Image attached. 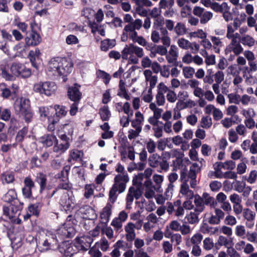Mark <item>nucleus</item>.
<instances>
[{
  "label": "nucleus",
  "mask_w": 257,
  "mask_h": 257,
  "mask_svg": "<svg viewBox=\"0 0 257 257\" xmlns=\"http://www.w3.org/2000/svg\"><path fill=\"white\" fill-rule=\"evenodd\" d=\"M115 171L118 174L114 178V184L109 191V196L112 202H115L117 195L123 192L126 188V184L129 181V177L125 170L124 167L120 164H117L115 167Z\"/></svg>",
  "instance_id": "nucleus-1"
},
{
  "label": "nucleus",
  "mask_w": 257,
  "mask_h": 257,
  "mask_svg": "<svg viewBox=\"0 0 257 257\" xmlns=\"http://www.w3.org/2000/svg\"><path fill=\"white\" fill-rule=\"evenodd\" d=\"M73 64L69 60L64 58H54L52 59L47 65V71L56 76H67L72 70Z\"/></svg>",
  "instance_id": "nucleus-2"
},
{
  "label": "nucleus",
  "mask_w": 257,
  "mask_h": 257,
  "mask_svg": "<svg viewBox=\"0 0 257 257\" xmlns=\"http://www.w3.org/2000/svg\"><path fill=\"white\" fill-rule=\"evenodd\" d=\"M31 73V70L24 64L14 62L11 65L9 70L2 68L1 75L6 80L13 81L15 80L17 77H29Z\"/></svg>",
  "instance_id": "nucleus-3"
},
{
  "label": "nucleus",
  "mask_w": 257,
  "mask_h": 257,
  "mask_svg": "<svg viewBox=\"0 0 257 257\" xmlns=\"http://www.w3.org/2000/svg\"><path fill=\"white\" fill-rule=\"evenodd\" d=\"M144 55V50L133 43L125 45L121 51V58L131 64H138L139 58H142Z\"/></svg>",
  "instance_id": "nucleus-4"
},
{
  "label": "nucleus",
  "mask_w": 257,
  "mask_h": 257,
  "mask_svg": "<svg viewBox=\"0 0 257 257\" xmlns=\"http://www.w3.org/2000/svg\"><path fill=\"white\" fill-rule=\"evenodd\" d=\"M14 107L16 113L25 119L26 122L28 123L32 120L33 114L29 99L21 97L17 99L14 103Z\"/></svg>",
  "instance_id": "nucleus-5"
},
{
  "label": "nucleus",
  "mask_w": 257,
  "mask_h": 257,
  "mask_svg": "<svg viewBox=\"0 0 257 257\" xmlns=\"http://www.w3.org/2000/svg\"><path fill=\"white\" fill-rule=\"evenodd\" d=\"M142 21L140 19H136L134 22L124 26V31L128 34L129 38L134 43H137L141 46H145L147 41L141 36H138L136 30H139L142 27Z\"/></svg>",
  "instance_id": "nucleus-6"
},
{
  "label": "nucleus",
  "mask_w": 257,
  "mask_h": 257,
  "mask_svg": "<svg viewBox=\"0 0 257 257\" xmlns=\"http://www.w3.org/2000/svg\"><path fill=\"white\" fill-rule=\"evenodd\" d=\"M57 89L56 84L51 81L39 82L34 85L33 90L41 95L50 96L54 94Z\"/></svg>",
  "instance_id": "nucleus-7"
},
{
  "label": "nucleus",
  "mask_w": 257,
  "mask_h": 257,
  "mask_svg": "<svg viewBox=\"0 0 257 257\" xmlns=\"http://www.w3.org/2000/svg\"><path fill=\"white\" fill-rule=\"evenodd\" d=\"M53 108L51 106H40L39 108V112L41 119L43 120L48 119L49 125L48 129L49 131L54 130V125L58 121V119L52 117Z\"/></svg>",
  "instance_id": "nucleus-8"
},
{
  "label": "nucleus",
  "mask_w": 257,
  "mask_h": 257,
  "mask_svg": "<svg viewBox=\"0 0 257 257\" xmlns=\"http://www.w3.org/2000/svg\"><path fill=\"white\" fill-rule=\"evenodd\" d=\"M180 180L182 181L179 191L180 197H183L185 199H193L195 195L194 192L189 188V185L187 183L189 179H188V178H187V173L186 172H181Z\"/></svg>",
  "instance_id": "nucleus-9"
},
{
  "label": "nucleus",
  "mask_w": 257,
  "mask_h": 257,
  "mask_svg": "<svg viewBox=\"0 0 257 257\" xmlns=\"http://www.w3.org/2000/svg\"><path fill=\"white\" fill-rule=\"evenodd\" d=\"M57 243V239L55 235L48 233L39 242L40 250L42 252L46 251Z\"/></svg>",
  "instance_id": "nucleus-10"
},
{
  "label": "nucleus",
  "mask_w": 257,
  "mask_h": 257,
  "mask_svg": "<svg viewBox=\"0 0 257 257\" xmlns=\"http://www.w3.org/2000/svg\"><path fill=\"white\" fill-rule=\"evenodd\" d=\"M167 205V211L169 215H171L174 213L175 216L177 217H180L184 216L185 210L180 200H177L173 203L168 202Z\"/></svg>",
  "instance_id": "nucleus-11"
},
{
  "label": "nucleus",
  "mask_w": 257,
  "mask_h": 257,
  "mask_svg": "<svg viewBox=\"0 0 257 257\" xmlns=\"http://www.w3.org/2000/svg\"><path fill=\"white\" fill-rule=\"evenodd\" d=\"M230 43L226 46L224 52L227 55L232 52L235 55H238L243 52V49L240 44V37L230 39Z\"/></svg>",
  "instance_id": "nucleus-12"
},
{
  "label": "nucleus",
  "mask_w": 257,
  "mask_h": 257,
  "mask_svg": "<svg viewBox=\"0 0 257 257\" xmlns=\"http://www.w3.org/2000/svg\"><path fill=\"white\" fill-rule=\"evenodd\" d=\"M114 202H112L109 196L108 202L105 206L102 209L99 213V217L101 223L107 225V223L109 222L112 214L113 204Z\"/></svg>",
  "instance_id": "nucleus-13"
},
{
  "label": "nucleus",
  "mask_w": 257,
  "mask_h": 257,
  "mask_svg": "<svg viewBox=\"0 0 257 257\" xmlns=\"http://www.w3.org/2000/svg\"><path fill=\"white\" fill-rule=\"evenodd\" d=\"M193 14L200 18V22L202 24L207 23L213 17V13L210 11H205L203 8L195 6L193 10Z\"/></svg>",
  "instance_id": "nucleus-14"
},
{
  "label": "nucleus",
  "mask_w": 257,
  "mask_h": 257,
  "mask_svg": "<svg viewBox=\"0 0 257 257\" xmlns=\"http://www.w3.org/2000/svg\"><path fill=\"white\" fill-rule=\"evenodd\" d=\"M60 203L66 210L73 209L75 204V199L72 191H67L64 193L60 199Z\"/></svg>",
  "instance_id": "nucleus-15"
},
{
  "label": "nucleus",
  "mask_w": 257,
  "mask_h": 257,
  "mask_svg": "<svg viewBox=\"0 0 257 257\" xmlns=\"http://www.w3.org/2000/svg\"><path fill=\"white\" fill-rule=\"evenodd\" d=\"M80 86L75 84L70 86L67 89V95L69 98L72 101L79 102L82 97V93L79 88Z\"/></svg>",
  "instance_id": "nucleus-16"
},
{
  "label": "nucleus",
  "mask_w": 257,
  "mask_h": 257,
  "mask_svg": "<svg viewBox=\"0 0 257 257\" xmlns=\"http://www.w3.org/2000/svg\"><path fill=\"white\" fill-rule=\"evenodd\" d=\"M242 216L245 220V226L249 229H251L254 225L256 214L251 209L245 208L243 209Z\"/></svg>",
  "instance_id": "nucleus-17"
},
{
  "label": "nucleus",
  "mask_w": 257,
  "mask_h": 257,
  "mask_svg": "<svg viewBox=\"0 0 257 257\" xmlns=\"http://www.w3.org/2000/svg\"><path fill=\"white\" fill-rule=\"evenodd\" d=\"M157 189L150 180L145 181L143 187L144 195L147 199L150 200L154 198L155 191Z\"/></svg>",
  "instance_id": "nucleus-18"
},
{
  "label": "nucleus",
  "mask_w": 257,
  "mask_h": 257,
  "mask_svg": "<svg viewBox=\"0 0 257 257\" xmlns=\"http://www.w3.org/2000/svg\"><path fill=\"white\" fill-rule=\"evenodd\" d=\"M75 233V230L70 221H67L58 229V234L62 237H71Z\"/></svg>",
  "instance_id": "nucleus-19"
},
{
  "label": "nucleus",
  "mask_w": 257,
  "mask_h": 257,
  "mask_svg": "<svg viewBox=\"0 0 257 257\" xmlns=\"http://www.w3.org/2000/svg\"><path fill=\"white\" fill-rule=\"evenodd\" d=\"M200 170V167L197 163H193L190 167L187 178L190 179V184L192 188H195L197 186L196 174Z\"/></svg>",
  "instance_id": "nucleus-20"
},
{
  "label": "nucleus",
  "mask_w": 257,
  "mask_h": 257,
  "mask_svg": "<svg viewBox=\"0 0 257 257\" xmlns=\"http://www.w3.org/2000/svg\"><path fill=\"white\" fill-rule=\"evenodd\" d=\"M41 40V37L39 34L34 31L27 36L25 38V43L27 46H36L38 45Z\"/></svg>",
  "instance_id": "nucleus-21"
},
{
  "label": "nucleus",
  "mask_w": 257,
  "mask_h": 257,
  "mask_svg": "<svg viewBox=\"0 0 257 257\" xmlns=\"http://www.w3.org/2000/svg\"><path fill=\"white\" fill-rule=\"evenodd\" d=\"M178 49L174 45L170 46L169 52L165 55L167 62L170 64L176 63L178 57Z\"/></svg>",
  "instance_id": "nucleus-22"
},
{
  "label": "nucleus",
  "mask_w": 257,
  "mask_h": 257,
  "mask_svg": "<svg viewBox=\"0 0 257 257\" xmlns=\"http://www.w3.org/2000/svg\"><path fill=\"white\" fill-rule=\"evenodd\" d=\"M200 213L193 210L186 213L184 219L186 220L185 223L190 224H196L199 222V214Z\"/></svg>",
  "instance_id": "nucleus-23"
},
{
  "label": "nucleus",
  "mask_w": 257,
  "mask_h": 257,
  "mask_svg": "<svg viewBox=\"0 0 257 257\" xmlns=\"http://www.w3.org/2000/svg\"><path fill=\"white\" fill-rule=\"evenodd\" d=\"M90 239L86 236L77 237L75 239V246L81 250H86L90 245Z\"/></svg>",
  "instance_id": "nucleus-24"
},
{
  "label": "nucleus",
  "mask_w": 257,
  "mask_h": 257,
  "mask_svg": "<svg viewBox=\"0 0 257 257\" xmlns=\"http://www.w3.org/2000/svg\"><path fill=\"white\" fill-rule=\"evenodd\" d=\"M41 55L40 50L37 48L35 50L30 51L28 55L32 66L37 69L38 67V62L40 61Z\"/></svg>",
  "instance_id": "nucleus-25"
},
{
  "label": "nucleus",
  "mask_w": 257,
  "mask_h": 257,
  "mask_svg": "<svg viewBox=\"0 0 257 257\" xmlns=\"http://www.w3.org/2000/svg\"><path fill=\"white\" fill-rule=\"evenodd\" d=\"M145 81L149 83L150 87L154 88L158 81V77L153 75V72L150 69H146L143 72Z\"/></svg>",
  "instance_id": "nucleus-26"
},
{
  "label": "nucleus",
  "mask_w": 257,
  "mask_h": 257,
  "mask_svg": "<svg viewBox=\"0 0 257 257\" xmlns=\"http://www.w3.org/2000/svg\"><path fill=\"white\" fill-rule=\"evenodd\" d=\"M124 230L126 233L125 237L127 241H132L136 237V233L135 230V224L132 222H128L124 226Z\"/></svg>",
  "instance_id": "nucleus-27"
},
{
  "label": "nucleus",
  "mask_w": 257,
  "mask_h": 257,
  "mask_svg": "<svg viewBox=\"0 0 257 257\" xmlns=\"http://www.w3.org/2000/svg\"><path fill=\"white\" fill-rule=\"evenodd\" d=\"M215 215H212L209 218L208 222L212 224H218L220 220L224 217L225 214L224 212L219 208H215Z\"/></svg>",
  "instance_id": "nucleus-28"
},
{
  "label": "nucleus",
  "mask_w": 257,
  "mask_h": 257,
  "mask_svg": "<svg viewBox=\"0 0 257 257\" xmlns=\"http://www.w3.org/2000/svg\"><path fill=\"white\" fill-rule=\"evenodd\" d=\"M167 52V48L162 45H157L151 48L150 56L151 58H154L157 54L163 56L165 55Z\"/></svg>",
  "instance_id": "nucleus-29"
},
{
  "label": "nucleus",
  "mask_w": 257,
  "mask_h": 257,
  "mask_svg": "<svg viewBox=\"0 0 257 257\" xmlns=\"http://www.w3.org/2000/svg\"><path fill=\"white\" fill-rule=\"evenodd\" d=\"M40 142L44 146L49 147L55 144L57 138L55 135H46L40 138Z\"/></svg>",
  "instance_id": "nucleus-30"
},
{
  "label": "nucleus",
  "mask_w": 257,
  "mask_h": 257,
  "mask_svg": "<svg viewBox=\"0 0 257 257\" xmlns=\"http://www.w3.org/2000/svg\"><path fill=\"white\" fill-rule=\"evenodd\" d=\"M210 41L212 42V49L216 53H219L221 48L223 46V42L221 39L216 36H211L209 37Z\"/></svg>",
  "instance_id": "nucleus-31"
},
{
  "label": "nucleus",
  "mask_w": 257,
  "mask_h": 257,
  "mask_svg": "<svg viewBox=\"0 0 257 257\" xmlns=\"http://www.w3.org/2000/svg\"><path fill=\"white\" fill-rule=\"evenodd\" d=\"M194 198V203L195 205L194 210L201 213L205 209L204 199L199 195H195Z\"/></svg>",
  "instance_id": "nucleus-32"
},
{
  "label": "nucleus",
  "mask_w": 257,
  "mask_h": 257,
  "mask_svg": "<svg viewBox=\"0 0 257 257\" xmlns=\"http://www.w3.org/2000/svg\"><path fill=\"white\" fill-rule=\"evenodd\" d=\"M245 226L242 224L237 225L234 228V233L236 236L241 239L247 237V233Z\"/></svg>",
  "instance_id": "nucleus-33"
},
{
  "label": "nucleus",
  "mask_w": 257,
  "mask_h": 257,
  "mask_svg": "<svg viewBox=\"0 0 257 257\" xmlns=\"http://www.w3.org/2000/svg\"><path fill=\"white\" fill-rule=\"evenodd\" d=\"M69 146L68 142H66L59 143L57 141L53 148V151L56 153L62 154L65 152L69 148Z\"/></svg>",
  "instance_id": "nucleus-34"
},
{
  "label": "nucleus",
  "mask_w": 257,
  "mask_h": 257,
  "mask_svg": "<svg viewBox=\"0 0 257 257\" xmlns=\"http://www.w3.org/2000/svg\"><path fill=\"white\" fill-rule=\"evenodd\" d=\"M54 109L55 110V116L54 118H57L58 120L60 118L64 117L67 113L65 106L60 105H55Z\"/></svg>",
  "instance_id": "nucleus-35"
},
{
  "label": "nucleus",
  "mask_w": 257,
  "mask_h": 257,
  "mask_svg": "<svg viewBox=\"0 0 257 257\" xmlns=\"http://www.w3.org/2000/svg\"><path fill=\"white\" fill-rule=\"evenodd\" d=\"M161 40L163 46L166 48L169 47L170 45L171 39L168 36V32L166 29H161Z\"/></svg>",
  "instance_id": "nucleus-36"
},
{
  "label": "nucleus",
  "mask_w": 257,
  "mask_h": 257,
  "mask_svg": "<svg viewBox=\"0 0 257 257\" xmlns=\"http://www.w3.org/2000/svg\"><path fill=\"white\" fill-rule=\"evenodd\" d=\"M217 243L220 246H224L228 249L231 247L232 244V240L231 239H228L224 236L220 235L218 237Z\"/></svg>",
  "instance_id": "nucleus-37"
},
{
  "label": "nucleus",
  "mask_w": 257,
  "mask_h": 257,
  "mask_svg": "<svg viewBox=\"0 0 257 257\" xmlns=\"http://www.w3.org/2000/svg\"><path fill=\"white\" fill-rule=\"evenodd\" d=\"M202 198L204 199L205 205H208L213 208H215L217 205V202L215 199L213 197L209 195L207 193H203Z\"/></svg>",
  "instance_id": "nucleus-38"
},
{
  "label": "nucleus",
  "mask_w": 257,
  "mask_h": 257,
  "mask_svg": "<svg viewBox=\"0 0 257 257\" xmlns=\"http://www.w3.org/2000/svg\"><path fill=\"white\" fill-rule=\"evenodd\" d=\"M227 4L225 2L219 4L216 2L212 3L210 8L215 12L221 13L223 10H225L227 8Z\"/></svg>",
  "instance_id": "nucleus-39"
},
{
  "label": "nucleus",
  "mask_w": 257,
  "mask_h": 257,
  "mask_svg": "<svg viewBox=\"0 0 257 257\" xmlns=\"http://www.w3.org/2000/svg\"><path fill=\"white\" fill-rule=\"evenodd\" d=\"M115 45V41L114 40H104L101 43L100 49L102 51H106L113 47Z\"/></svg>",
  "instance_id": "nucleus-40"
},
{
  "label": "nucleus",
  "mask_w": 257,
  "mask_h": 257,
  "mask_svg": "<svg viewBox=\"0 0 257 257\" xmlns=\"http://www.w3.org/2000/svg\"><path fill=\"white\" fill-rule=\"evenodd\" d=\"M2 181L3 183H12L15 180L14 173L11 172H6L2 175Z\"/></svg>",
  "instance_id": "nucleus-41"
},
{
  "label": "nucleus",
  "mask_w": 257,
  "mask_h": 257,
  "mask_svg": "<svg viewBox=\"0 0 257 257\" xmlns=\"http://www.w3.org/2000/svg\"><path fill=\"white\" fill-rule=\"evenodd\" d=\"M122 246V241L119 240L114 245V248L110 253L111 257H120V252L119 248Z\"/></svg>",
  "instance_id": "nucleus-42"
},
{
  "label": "nucleus",
  "mask_w": 257,
  "mask_h": 257,
  "mask_svg": "<svg viewBox=\"0 0 257 257\" xmlns=\"http://www.w3.org/2000/svg\"><path fill=\"white\" fill-rule=\"evenodd\" d=\"M149 108L153 112V115L156 118H160L162 116L163 109L159 108L154 102H151L149 104Z\"/></svg>",
  "instance_id": "nucleus-43"
},
{
  "label": "nucleus",
  "mask_w": 257,
  "mask_h": 257,
  "mask_svg": "<svg viewBox=\"0 0 257 257\" xmlns=\"http://www.w3.org/2000/svg\"><path fill=\"white\" fill-rule=\"evenodd\" d=\"M88 254L90 257H101L102 252L98 247V243H95L94 245L91 247L88 250Z\"/></svg>",
  "instance_id": "nucleus-44"
},
{
  "label": "nucleus",
  "mask_w": 257,
  "mask_h": 257,
  "mask_svg": "<svg viewBox=\"0 0 257 257\" xmlns=\"http://www.w3.org/2000/svg\"><path fill=\"white\" fill-rule=\"evenodd\" d=\"M200 123L201 127L209 129L212 124V120L209 116H203L200 120Z\"/></svg>",
  "instance_id": "nucleus-45"
},
{
  "label": "nucleus",
  "mask_w": 257,
  "mask_h": 257,
  "mask_svg": "<svg viewBox=\"0 0 257 257\" xmlns=\"http://www.w3.org/2000/svg\"><path fill=\"white\" fill-rule=\"evenodd\" d=\"M99 113L101 119L103 121L108 120L111 116L110 112L107 106H104L101 108L99 110Z\"/></svg>",
  "instance_id": "nucleus-46"
},
{
  "label": "nucleus",
  "mask_w": 257,
  "mask_h": 257,
  "mask_svg": "<svg viewBox=\"0 0 257 257\" xmlns=\"http://www.w3.org/2000/svg\"><path fill=\"white\" fill-rule=\"evenodd\" d=\"M245 162H247V160L244 158L237 165L236 172L237 174L242 175L246 172L247 166Z\"/></svg>",
  "instance_id": "nucleus-47"
},
{
  "label": "nucleus",
  "mask_w": 257,
  "mask_h": 257,
  "mask_svg": "<svg viewBox=\"0 0 257 257\" xmlns=\"http://www.w3.org/2000/svg\"><path fill=\"white\" fill-rule=\"evenodd\" d=\"M256 101L254 97L247 94H243L240 97V102L243 105H248L249 104H254Z\"/></svg>",
  "instance_id": "nucleus-48"
},
{
  "label": "nucleus",
  "mask_w": 257,
  "mask_h": 257,
  "mask_svg": "<svg viewBox=\"0 0 257 257\" xmlns=\"http://www.w3.org/2000/svg\"><path fill=\"white\" fill-rule=\"evenodd\" d=\"M17 193L14 189L9 190L3 196V200L7 202H11L17 198Z\"/></svg>",
  "instance_id": "nucleus-49"
},
{
  "label": "nucleus",
  "mask_w": 257,
  "mask_h": 257,
  "mask_svg": "<svg viewBox=\"0 0 257 257\" xmlns=\"http://www.w3.org/2000/svg\"><path fill=\"white\" fill-rule=\"evenodd\" d=\"M175 3L174 0H160L159 7L160 9H171Z\"/></svg>",
  "instance_id": "nucleus-50"
},
{
  "label": "nucleus",
  "mask_w": 257,
  "mask_h": 257,
  "mask_svg": "<svg viewBox=\"0 0 257 257\" xmlns=\"http://www.w3.org/2000/svg\"><path fill=\"white\" fill-rule=\"evenodd\" d=\"M244 178L249 184L255 183L257 180V171L255 170H251L247 176L244 177Z\"/></svg>",
  "instance_id": "nucleus-51"
},
{
  "label": "nucleus",
  "mask_w": 257,
  "mask_h": 257,
  "mask_svg": "<svg viewBox=\"0 0 257 257\" xmlns=\"http://www.w3.org/2000/svg\"><path fill=\"white\" fill-rule=\"evenodd\" d=\"M243 45L251 47L254 45L255 40L250 36L246 35L240 40Z\"/></svg>",
  "instance_id": "nucleus-52"
},
{
  "label": "nucleus",
  "mask_w": 257,
  "mask_h": 257,
  "mask_svg": "<svg viewBox=\"0 0 257 257\" xmlns=\"http://www.w3.org/2000/svg\"><path fill=\"white\" fill-rule=\"evenodd\" d=\"M80 210L81 212H83L84 210L86 212L85 213V216H83L84 218H87L88 219H93L96 216L94 210L90 207L86 206L85 208H81Z\"/></svg>",
  "instance_id": "nucleus-53"
},
{
  "label": "nucleus",
  "mask_w": 257,
  "mask_h": 257,
  "mask_svg": "<svg viewBox=\"0 0 257 257\" xmlns=\"http://www.w3.org/2000/svg\"><path fill=\"white\" fill-rule=\"evenodd\" d=\"M179 47L184 50H188L191 47L192 43L183 38H179L177 41Z\"/></svg>",
  "instance_id": "nucleus-54"
},
{
  "label": "nucleus",
  "mask_w": 257,
  "mask_h": 257,
  "mask_svg": "<svg viewBox=\"0 0 257 257\" xmlns=\"http://www.w3.org/2000/svg\"><path fill=\"white\" fill-rule=\"evenodd\" d=\"M213 168L214 169V177L219 179L223 178L224 173L221 171L222 167L220 165V163L219 162L215 163L213 165Z\"/></svg>",
  "instance_id": "nucleus-55"
},
{
  "label": "nucleus",
  "mask_w": 257,
  "mask_h": 257,
  "mask_svg": "<svg viewBox=\"0 0 257 257\" xmlns=\"http://www.w3.org/2000/svg\"><path fill=\"white\" fill-rule=\"evenodd\" d=\"M160 156L157 154H154L150 156L149 158L148 163L149 165L153 168L158 167L159 165V159Z\"/></svg>",
  "instance_id": "nucleus-56"
},
{
  "label": "nucleus",
  "mask_w": 257,
  "mask_h": 257,
  "mask_svg": "<svg viewBox=\"0 0 257 257\" xmlns=\"http://www.w3.org/2000/svg\"><path fill=\"white\" fill-rule=\"evenodd\" d=\"M153 88L149 87V88L146 91H144L142 94V99L147 103H151L153 100L152 89Z\"/></svg>",
  "instance_id": "nucleus-57"
},
{
  "label": "nucleus",
  "mask_w": 257,
  "mask_h": 257,
  "mask_svg": "<svg viewBox=\"0 0 257 257\" xmlns=\"http://www.w3.org/2000/svg\"><path fill=\"white\" fill-rule=\"evenodd\" d=\"M241 113L245 117V119L253 118L255 116L254 109L251 107L242 109Z\"/></svg>",
  "instance_id": "nucleus-58"
},
{
  "label": "nucleus",
  "mask_w": 257,
  "mask_h": 257,
  "mask_svg": "<svg viewBox=\"0 0 257 257\" xmlns=\"http://www.w3.org/2000/svg\"><path fill=\"white\" fill-rule=\"evenodd\" d=\"M98 243V247H100L102 251H106L109 247V243L108 241L105 237H102L99 241L96 242Z\"/></svg>",
  "instance_id": "nucleus-59"
},
{
  "label": "nucleus",
  "mask_w": 257,
  "mask_h": 257,
  "mask_svg": "<svg viewBox=\"0 0 257 257\" xmlns=\"http://www.w3.org/2000/svg\"><path fill=\"white\" fill-rule=\"evenodd\" d=\"M101 231L102 233L105 234L108 239H112L114 238V230L111 227L105 225V226L101 228Z\"/></svg>",
  "instance_id": "nucleus-60"
},
{
  "label": "nucleus",
  "mask_w": 257,
  "mask_h": 257,
  "mask_svg": "<svg viewBox=\"0 0 257 257\" xmlns=\"http://www.w3.org/2000/svg\"><path fill=\"white\" fill-rule=\"evenodd\" d=\"M236 30V29H234L233 27L228 24L227 27L226 38L228 39H230L240 37L239 34L237 33H234Z\"/></svg>",
  "instance_id": "nucleus-61"
},
{
  "label": "nucleus",
  "mask_w": 257,
  "mask_h": 257,
  "mask_svg": "<svg viewBox=\"0 0 257 257\" xmlns=\"http://www.w3.org/2000/svg\"><path fill=\"white\" fill-rule=\"evenodd\" d=\"M182 72L186 78H192L195 74V69L190 66H186L183 68Z\"/></svg>",
  "instance_id": "nucleus-62"
},
{
  "label": "nucleus",
  "mask_w": 257,
  "mask_h": 257,
  "mask_svg": "<svg viewBox=\"0 0 257 257\" xmlns=\"http://www.w3.org/2000/svg\"><path fill=\"white\" fill-rule=\"evenodd\" d=\"M213 239L210 237L205 238L203 241V247L205 250H210L214 247Z\"/></svg>",
  "instance_id": "nucleus-63"
},
{
  "label": "nucleus",
  "mask_w": 257,
  "mask_h": 257,
  "mask_svg": "<svg viewBox=\"0 0 257 257\" xmlns=\"http://www.w3.org/2000/svg\"><path fill=\"white\" fill-rule=\"evenodd\" d=\"M122 223L117 217H114L112 220L110 225L114 228V230L115 232H118L121 230Z\"/></svg>",
  "instance_id": "nucleus-64"
}]
</instances>
